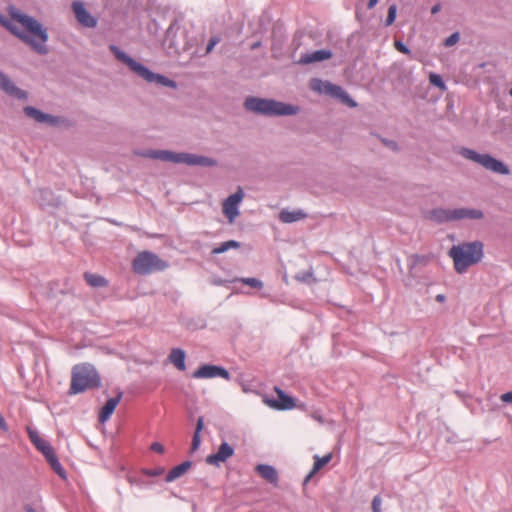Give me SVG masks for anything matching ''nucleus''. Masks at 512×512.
Wrapping results in <instances>:
<instances>
[{
    "label": "nucleus",
    "instance_id": "36",
    "mask_svg": "<svg viewBox=\"0 0 512 512\" xmlns=\"http://www.w3.org/2000/svg\"><path fill=\"white\" fill-rule=\"evenodd\" d=\"M381 504H382L381 496L376 495L372 500V512H382Z\"/></svg>",
    "mask_w": 512,
    "mask_h": 512
},
{
    "label": "nucleus",
    "instance_id": "38",
    "mask_svg": "<svg viewBox=\"0 0 512 512\" xmlns=\"http://www.w3.org/2000/svg\"><path fill=\"white\" fill-rule=\"evenodd\" d=\"M394 45H395V48L403 54H410V52H411L410 49L407 47V45L400 40H396Z\"/></svg>",
    "mask_w": 512,
    "mask_h": 512
},
{
    "label": "nucleus",
    "instance_id": "53",
    "mask_svg": "<svg viewBox=\"0 0 512 512\" xmlns=\"http://www.w3.org/2000/svg\"><path fill=\"white\" fill-rule=\"evenodd\" d=\"M259 45H260V43H259V42H258V43H254V44H253V46H252V48H257Z\"/></svg>",
    "mask_w": 512,
    "mask_h": 512
},
{
    "label": "nucleus",
    "instance_id": "37",
    "mask_svg": "<svg viewBox=\"0 0 512 512\" xmlns=\"http://www.w3.org/2000/svg\"><path fill=\"white\" fill-rule=\"evenodd\" d=\"M459 41V33L455 32L451 34L444 42L445 46L451 47Z\"/></svg>",
    "mask_w": 512,
    "mask_h": 512
},
{
    "label": "nucleus",
    "instance_id": "13",
    "mask_svg": "<svg viewBox=\"0 0 512 512\" xmlns=\"http://www.w3.org/2000/svg\"><path fill=\"white\" fill-rule=\"evenodd\" d=\"M234 454V448L227 442H222L218 447V450L214 454H210L206 457V463L219 467L221 463L225 462Z\"/></svg>",
    "mask_w": 512,
    "mask_h": 512
},
{
    "label": "nucleus",
    "instance_id": "45",
    "mask_svg": "<svg viewBox=\"0 0 512 512\" xmlns=\"http://www.w3.org/2000/svg\"><path fill=\"white\" fill-rule=\"evenodd\" d=\"M312 276L311 273H303L302 275L298 274L296 276V279L297 280H300V281H306L308 277Z\"/></svg>",
    "mask_w": 512,
    "mask_h": 512
},
{
    "label": "nucleus",
    "instance_id": "29",
    "mask_svg": "<svg viewBox=\"0 0 512 512\" xmlns=\"http://www.w3.org/2000/svg\"><path fill=\"white\" fill-rule=\"evenodd\" d=\"M326 91L333 97H336L343 101L345 95L348 93L341 87L335 84L328 83L326 86Z\"/></svg>",
    "mask_w": 512,
    "mask_h": 512
},
{
    "label": "nucleus",
    "instance_id": "54",
    "mask_svg": "<svg viewBox=\"0 0 512 512\" xmlns=\"http://www.w3.org/2000/svg\"><path fill=\"white\" fill-rule=\"evenodd\" d=\"M27 512H36L33 508H28Z\"/></svg>",
    "mask_w": 512,
    "mask_h": 512
},
{
    "label": "nucleus",
    "instance_id": "27",
    "mask_svg": "<svg viewBox=\"0 0 512 512\" xmlns=\"http://www.w3.org/2000/svg\"><path fill=\"white\" fill-rule=\"evenodd\" d=\"M240 246H241V243L236 240L225 241V242L220 243L217 247L213 248L211 251V254L212 255L222 254L232 248L238 249V248H240Z\"/></svg>",
    "mask_w": 512,
    "mask_h": 512
},
{
    "label": "nucleus",
    "instance_id": "55",
    "mask_svg": "<svg viewBox=\"0 0 512 512\" xmlns=\"http://www.w3.org/2000/svg\"><path fill=\"white\" fill-rule=\"evenodd\" d=\"M314 419H318L319 421H321V417L320 416H314Z\"/></svg>",
    "mask_w": 512,
    "mask_h": 512
},
{
    "label": "nucleus",
    "instance_id": "52",
    "mask_svg": "<svg viewBox=\"0 0 512 512\" xmlns=\"http://www.w3.org/2000/svg\"><path fill=\"white\" fill-rule=\"evenodd\" d=\"M214 284H216V285H222V284H223V281H222V280H215V281H214Z\"/></svg>",
    "mask_w": 512,
    "mask_h": 512
},
{
    "label": "nucleus",
    "instance_id": "18",
    "mask_svg": "<svg viewBox=\"0 0 512 512\" xmlns=\"http://www.w3.org/2000/svg\"><path fill=\"white\" fill-rule=\"evenodd\" d=\"M278 399L270 401V406L277 410H290L295 407V400L293 397L287 395L283 390L275 388Z\"/></svg>",
    "mask_w": 512,
    "mask_h": 512
},
{
    "label": "nucleus",
    "instance_id": "49",
    "mask_svg": "<svg viewBox=\"0 0 512 512\" xmlns=\"http://www.w3.org/2000/svg\"><path fill=\"white\" fill-rule=\"evenodd\" d=\"M445 299H446V297H445V295H443V294H438V295L436 296V301H438V302H444V301H445Z\"/></svg>",
    "mask_w": 512,
    "mask_h": 512
},
{
    "label": "nucleus",
    "instance_id": "24",
    "mask_svg": "<svg viewBox=\"0 0 512 512\" xmlns=\"http://www.w3.org/2000/svg\"><path fill=\"white\" fill-rule=\"evenodd\" d=\"M332 459V454L328 453L323 457H319L318 455L314 456V464L309 472V474L305 477V483L308 482L321 468H323L326 464H328Z\"/></svg>",
    "mask_w": 512,
    "mask_h": 512
},
{
    "label": "nucleus",
    "instance_id": "57",
    "mask_svg": "<svg viewBox=\"0 0 512 512\" xmlns=\"http://www.w3.org/2000/svg\"><path fill=\"white\" fill-rule=\"evenodd\" d=\"M509 94L512 97V88L510 89Z\"/></svg>",
    "mask_w": 512,
    "mask_h": 512
},
{
    "label": "nucleus",
    "instance_id": "30",
    "mask_svg": "<svg viewBox=\"0 0 512 512\" xmlns=\"http://www.w3.org/2000/svg\"><path fill=\"white\" fill-rule=\"evenodd\" d=\"M34 446L44 455L45 458L55 452L50 443L43 438L34 444Z\"/></svg>",
    "mask_w": 512,
    "mask_h": 512
},
{
    "label": "nucleus",
    "instance_id": "34",
    "mask_svg": "<svg viewBox=\"0 0 512 512\" xmlns=\"http://www.w3.org/2000/svg\"><path fill=\"white\" fill-rule=\"evenodd\" d=\"M217 164V161L213 158L199 155L195 166L213 167Z\"/></svg>",
    "mask_w": 512,
    "mask_h": 512
},
{
    "label": "nucleus",
    "instance_id": "17",
    "mask_svg": "<svg viewBox=\"0 0 512 512\" xmlns=\"http://www.w3.org/2000/svg\"><path fill=\"white\" fill-rule=\"evenodd\" d=\"M123 396V393L121 391H118L117 395L115 397L109 398L104 406L101 408L99 413V422L105 423L113 414L116 406L119 404Z\"/></svg>",
    "mask_w": 512,
    "mask_h": 512
},
{
    "label": "nucleus",
    "instance_id": "25",
    "mask_svg": "<svg viewBox=\"0 0 512 512\" xmlns=\"http://www.w3.org/2000/svg\"><path fill=\"white\" fill-rule=\"evenodd\" d=\"M84 279L88 285L94 288L106 287L108 285V281L98 274L86 272L84 274Z\"/></svg>",
    "mask_w": 512,
    "mask_h": 512
},
{
    "label": "nucleus",
    "instance_id": "15",
    "mask_svg": "<svg viewBox=\"0 0 512 512\" xmlns=\"http://www.w3.org/2000/svg\"><path fill=\"white\" fill-rule=\"evenodd\" d=\"M0 88L8 95L13 96L17 99H26L27 98V92L24 90L18 88L11 80L10 78L0 71Z\"/></svg>",
    "mask_w": 512,
    "mask_h": 512
},
{
    "label": "nucleus",
    "instance_id": "39",
    "mask_svg": "<svg viewBox=\"0 0 512 512\" xmlns=\"http://www.w3.org/2000/svg\"><path fill=\"white\" fill-rule=\"evenodd\" d=\"M28 436H29L30 441L33 444H36L40 439H42L39 436L38 432L36 430H32V429H28Z\"/></svg>",
    "mask_w": 512,
    "mask_h": 512
},
{
    "label": "nucleus",
    "instance_id": "1",
    "mask_svg": "<svg viewBox=\"0 0 512 512\" xmlns=\"http://www.w3.org/2000/svg\"><path fill=\"white\" fill-rule=\"evenodd\" d=\"M10 16L13 20L21 24L27 32L21 31L7 20L1 21L7 30L21 41H23L25 44L29 45L33 51L40 55H46L48 53V48L46 45L48 41L47 29L44 28L43 25L34 17L29 16L20 10L13 9L10 12Z\"/></svg>",
    "mask_w": 512,
    "mask_h": 512
},
{
    "label": "nucleus",
    "instance_id": "21",
    "mask_svg": "<svg viewBox=\"0 0 512 512\" xmlns=\"http://www.w3.org/2000/svg\"><path fill=\"white\" fill-rule=\"evenodd\" d=\"M192 466V462L190 460H186L182 462L181 464L173 467L165 477V481L170 483L175 481L176 479L183 476Z\"/></svg>",
    "mask_w": 512,
    "mask_h": 512
},
{
    "label": "nucleus",
    "instance_id": "47",
    "mask_svg": "<svg viewBox=\"0 0 512 512\" xmlns=\"http://www.w3.org/2000/svg\"><path fill=\"white\" fill-rule=\"evenodd\" d=\"M379 0H369L367 3V8L372 9L376 6Z\"/></svg>",
    "mask_w": 512,
    "mask_h": 512
},
{
    "label": "nucleus",
    "instance_id": "43",
    "mask_svg": "<svg viewBox=\"0 0 512 512\" xmlns=\"http://www.w3.org/2000/svg\"><path fill=\"white\" fill-rule=\"evenodd\" d=\"M500 398L504 403H512V391L502 394Z\"/></svg>",
    "mask_w": 512,
    "mask_h": 512
},
{
    "label": "nucleus",
    "instance_id": "44",
    "mask_svg": "<svg viewBox=\"0 0 512 512\" xmlns=\"http://www.w3.org/2000/svg\"><path fill=\"white\" fill-rule=\"evenodd\" d=\"M39 194L43 200H46L47 198L52 196V191L49 189H40Z\"/></svg>",
    "mask_w": 512,
    "mask_h": 512
},
{
    "label": "nucleus",
    "instance_id": "8",
    "mask_svg": "<svg viewBox=\"0 0 512 512\" xmlns=\"http://www.w3.org/2000/svg\"><path fill=\"white\" fill-rule=\"evenodd\" d=\"M459 154L468 160L480 164L485 169L494 173L500 175H508L510 173L507 165H505L502 161L494 158L490 154H480L475 150L466 147H462L459 150Z\"/></svg>",
    "mask_w": 512,
    "mask_h": 512
},
{
    "label": "nucleus",
    "instance_id": "32",
    "mask_svg": "<svg viewBox=\"0 0 512 512\" xmlns=\"http://www.w3.org/2000/svg\"><path fill=\"white\" fill-rule=\"evenodd\" d=\"M165 472V468L163 466H158L155 468H144L142 469V474L148 477H157L162 475Z\"/></svg>",
    "mask_w": 512,
    "mask_h": 512
},
{
    "label": "nucleus",
    "instance_id": "9",
    "mask_svg": "<svg viewBox=\"0 0 512 512\" xmlns=\"http://www.w3.org/2000/svg\"><path fill=\"white\" fill-rule=\"evenodd\" d=\"M144 157L158 159L166 162L185 163L189 166H195L199 155L191 153H175L168 150H146L142 153Z\"/></svg>",
    "mask_w": 512,
    "mask_h": 512
},
{
    "label": "nucleus",
    "instance_id": "42",
    "mask_svg": "<svg viewBox=\"0 0 512 512\" xmlns=\"http://www.w3.org/2000/svg\"><path fill=\"white\" fill-rule=\"evenodd\" d=\"M218 42L219 38L212 37L207 44L206 53H210Z\"/></svg>",
    "mask_w": 512,
    "mask_h": 512
},
{
    "label": "nucleus",
    "instance_id": "33",
    "mask_svg": "<svg viewBox=\"0 0 512 512\" xmlns=\"http://www.w3.org/2000/svg\"><path fill=\"white\" fill-rule=\"evenodd\" d=\"M429 81L432 85H434L442 90L446 89L445 82L443 81L441 75H439V74L431 73L429 76Z\"/></svg>",
    "mask_w": 512,
    "mask_h": 512
},
{
    "label": "nucleus",
    "instance_id": "20",
    "mask_svg": "<svg viewBox=\"0 0 512 512\" xmlns=\"http://www.w3.org/2000/svg\"><path fill=\"white\" fill-rule=\"evenodd\" d=\"M255 470L267 482L275 486L278 484V472L273 466L268 464H258Z\"/></svg>",
    "mask_w": 512,
    "mask_h": 512
},
{
    "label": "nucleus",
    "instance_id": "4",
    "mask_svg": "<svg viewBox=\"0 0 512 512\" xmlns=\"http://www.w3.org/2000/svg\"><path fill=\"white\" fill-rule=\"evenodd\" d=\"M244 107L248 111L265 116H290L297 114L299 111L298 106L254 96L245 99Z\"/></svg>",
    "mask_w": 512,
    "mask_h": 512
},
{
    "label": "nucleus",
    "instance_id": "12",
    "mask_svg": "<svg viewBox=\"0 0 512 512\" xmlns=\"http://www.w3.org/2000/svg\"><path fill=\"white\" fill-rule=\"evenodd\" d=\"M72 10L75 14L77 21L86 28H94L97 25V19L93 17L85 5L81 1H74L72 3Z\"/></svg>",
    "mask_w": 512,
    "mask_h": 512
},
{
    "label": "nucleus",
    "instance_id": "11",
    "mask_svg": "<svg viewBox=\"0 0 512 512\" xmlns=\"http://www.w3.org/2000/svg\"><path fill=\"white\" fill-rule=\"evenodd\" d=\"M193 377L196 379H207V378H216L221 377L226 380L230 379V374L228 370L221 366L216 365H210L205 364L200 366L196 371L193 373Z\"/></svg>",
    "mask_w": 512,
    "mask_h": 512
},
{
    "label": "nucleus",
    "instance_id": "7",
    "mask_svg": "<svg viewBox=\"0 0 512 512\" xmlns=\"http://www.w3.org/2000/svg\"><path fill=\"white\" fill-rule=\"evenodd\" d=\"M167 267L166 261L150 251L139 252L132 261V269L138 275H149L155 271H163Z\"/></svg>",
    "mask_w": 512,
    "mask_h": 512
},
{
    "label": "nucleus",
    "instance_id": "46",
    "mask_svg": "<svg viewBox=\"0 0 512 512\" xmlns=\"http://www.w3.org/2000/svg\"><path fill=\"white\" fill-rule=\"evenodd\" d=\"M0 429H2L4 431H6L8 429L7 423L1 414H0Z\"/></svg>",
    "mask_w": 512,
    "mask_h": 512
},
{
    "label": "nucleus",
    "instance_id": "41",
    "mask_svg": "<svg viewBox=\"0 0 512 512\" xmlns=\"http://www.w3.org/2000/svg\"><path fill=\"white\" fill-rule=\"evenodd\" d=\"M150 449L159 454L164 453V446L159 442H153L150 446Z\"/></svg>",
    "mask_w": 512,
    "mask_h": 512
},
{
    "label": "nucleus",
    "instance_id": "2",
    "mask_svg": "<svg viewBox=\"0 0 512 512\" xmlns=\"http://www.w3.org/2000/svg\"><path fill=\"white\" fill-rule=\"evenodd\" d=\"M449 256L454 261L455 270L460 274L465 273L470 266L482 260L484 256V244L476 240L454 245L449 250Z\"/></svg>",
    "mask_w": 512,
    "mask_h": 512
},
{
    "label": "nucleus",
    "instance_id": "51",
    "mask_svg": "<svg viewBox=\"0 0 512 512\" xmlns=\"http://www.w3.org/2000/svg\"><path fill=\"white\" fill-rule=\"evenodd\" d=\"M172 30H173V26L171 25V26L168 28L167 32H166L167 37H169V35H170V33L172 32Z\"/></svg>",
    "mask_w": 512,
    "mask_h": 512
},
{
    "label": "nucleus",
    "instance_id": "22",
    "mask_svg": "<svg viewBox=\"0 0 512 512\" xmlns=\"http://www.w3.org/2000/svg\"><path fill=\"white\" fill-rule=\"evenodd\" d=\"M304 218H306V213L301 209L295 211L283 209L279 213V220L283 223H293Z\"/></svg>",
    "mask_w": 512,
    "mask_h": 512
},
{
    "label": "nucleus",
    "instance_id": "10",
    "mask_svg": "<svg viewBox=\"0 0 512 512\" xmlns=\"http://www.w3.org/2000/svg\"><path fill=\"white\" fill-rule=\"evenodd\" d=\"M243 197L244 192L239 187L235 193L224 200L222 205L223 213L228 218L230 223H233L235 218L239 215V204L241 203Z\"/></svg>",
    "mask_w": 512,
    "mask_h": 512
},
{
    "label": "nucleus",
    "instance_id": "3",
    "mask_svg": "<svg viewBox=\"0 0 512 512\" xmlns=\"http://www.w3.org/2000/svg\"><path fill=\"white\" fill-rule=\"evenodd\" d=\"M109 50L113 53L115 58L124 63L129 69L137 76L141 77L148 83H157L160 86L176 88L177 83L168 77L152 72L143 64L137 62L132 57L123 52L118 46L111 44Z\"/></svg>",
    "mask_w": 512,
    "mask_h": 512
},
{
    "label": "nucleus",
    "instance_id": "56",
    "mask_svg": "<svg viewBox=\"0 0 512 512\" xmlns=\"http://www.w3.org/2000/svg\"><path fill=\"white\" fill-rule=\"evenodd\" d=\"M314 419H318L319 421H321V417L320 416H314Z\"/></svg>",
    "mask_w": 512,
    "mask_h": 512
},
{
    "label": "nucleus",
    "instance_id": "14",
    "mask_svg": "<svg viewBox=\"0 0 512 512\" xmlns=\"http://www.w3.org/2000/svg\"><path fill=\"white\" fill-rule=\"evenodd\" d=\"M24 113L29 118L34 119L37 123H45L49 126H56L60 123V117L44 113L33 106H26L24 108Z\"/></svg>",
    "mask_w": 512,
    "mask_h": 512
},
{
    "label": "nucleus",
    "instance_id": "5",
    "mask_svg": "<svg viewBox=\"0 0 512 512\" xmlns=\"http://www.w3.org/2000/svg\"><path fill=\"white\" fill-rule=\"evenodd\" d=\"M101 385V378L91 364L75 365L72 369L70 395L83 393L86 390L98 388Z\"/></svg>",
    "mask_w": 512,
    "mask_h": 512
},
{
    "label": "nucleus",
    "instance_id": "16",
    "mask_svg": "<svg viewBox=\"0 0 512 512\" xmlns=\"http://www.w3.org/2000/svg\"><path fill=\"white\" fill-rule=\"evenodd\" d=\"M0 88L8 95L13 96L17 99H26L27 98V92L24 90L18 88L11 80L10 78L0 71Z\"/></svg>",
    "mask_w": 512,
    "mask_h": 512
},
{
    "label": "nucleus",
    "instance_id": "6",
    "mask_svg": "<svg viewBox=\"0 0 512 512\" xmlns=\"http://www.w3.org/2000/svg\"><path fill=\"white\" fill-rule=\"evenodd\" d=\"M483 217L484 214L480 209L464 207L456 209L434 208L428 213V218L438 224L462 219L479 220Z\"/></svg>",
    "mask_w": 512,
    "mask_h": 512
},
{
    "label": "nucleus",
    "instance_id": "26",
    "mask_svg": "<svg viewBox=\"0 0 512 512\" xmlns=\"http://www.w3.org/2000/svg\"><path fill=\"white\" fill-rule=\"evenodd\" d=\"M47 462L49 463V465L51 466L52 470L59 476L61 477L62 479H66L67 475H66V471L65 469L63 468V466L61 465L56 453L54 452L53 454L49 455L47 458H46Z\"/></svg>",
    "mask_w": 512,
    "mask_h": 512
},
{
    "label": "nucleus",
    "instance_id": "23",
    "mask_svg": "<svg viewBox=\"0 0 512 512\" xmlns=\"http://www.w3.org/2000/svg\"><path fill=\"white\" fill-rule=\"evenodd\" d=\"M185 351L181 348H173L168 356L169 361L180 371L186 369L185 366Z\"/></svg>",
    "mask_w": 512,
    "mask_h": 512
},
{
    "label": "nucleus",
    "instance_id": "19",
    "mask_svg": "<svg viewBox=\"0 0 512 512\" xmlns=\"http://www.w3.org/2000/svg\"><path fill=\"white\" fill-rule=\"evenodd\" d=\"M332 57V52L330 50L321 49L313 52L302 54L299 60L300 64H310L314 62H320Z\"/></svg>",
    "mask_w": 512,
    "mask_h": 512
},
{
    "label": "nucleus",
    "instance_id": "40",
    "mask_svg": "<svg viewBox=\"0 0 512 512\" xmlns=\"http://www.w3.org/2000/svg\"><path fill=\"white\" fill-rule=\"evenodd\" d=\"M342 103H344L350 108H355L357 106V102L354 99H352L349 94L345 95Z\"/></svg>",
    "mask_w": 512,
    "mask_h": 512
},
{
    "label": "nucleus",
    "instance_id": "50",
    "mask_svg": "<svg viewBox=\"0 0 512 512\" xmlns=\"http://www.w3.org/2000/svg\"><path fill=\"white\" fill-rule=\"evenodd\" d=\"M385 143H386L387 145H389L390 147H392L393 149H396V148H397V144H396V142H394V141H389V142H388V141H385Z\"/></svg>",
    "mask_w": 512,
    "mask_h": 512
},
{
    "label": "nucleus",
    "instance_id": "31",
    "mask_svg": "<svg viewBox=\"0 0 512 512\" xmlns=\"http://www.w3.org/2000/svg\"><path fill=\"white\" fill-rule=\"evenodd\" d=\"M236 281H239L245 285H248L250 287L261 289L263 287V283L261 280L253 277H247V278H239L236 279Z\"/></svg>",
    "mask_w": 512,
    "mask_h": 512
},
{
    "label": "nucleus",
    "instance_id": "28",
    "mask_svg": "<svg viewBox=\"0 0 512 512\" xmlns=\"http://www.w3.org/2000/svg\"><path fill=\"white\" fill-rule=\"evenodd\" d=\"M203 426H204L203 417H199L197 420L196 428H195L193 438H192L191 452H195L196 450H198V448L200 446V443H201L200 433L203 429Z\"/></svg>",
    "mask_w": 512,
    "mask_h": 512
},
{
    "label": "nucleus",
    "instance_id": "48",
    "mask_svg": "<svg viewBox=\"0 0 512 512\" xmlns=\"http://www.w3.org/2000/svg\"><path fill=\"white\" fill-rule=\"evenodd\" d=\"M440 9H441L440 4H436V5H434V6L432 7V9H431V13H432V14H436V13H438V12L440 11Z\"/></svg>",
    "mask_w": 512,
    "mask_h": 512
},
{
    "label": "nucleus",
    "instance_id": "35",
    "mask_svg": "<svg viewBox=\"0 0 512 512\" xmlns=\"http://www.w3.org/2000/svg\"><path fill=\"white\" fill-rule=\"evenodd\" d=\"M396 14H397V7H396V5H391L388 8V14H387V17H386V20H385V25L386 26H390V25L393 24V22L396 19Z\"/></svg>",
    "mask_w": 512,
    "mask_h": 512
}]
</instances>
